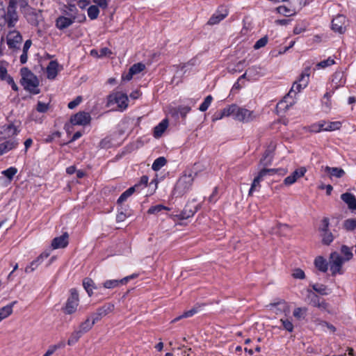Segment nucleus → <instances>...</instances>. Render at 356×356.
Returning <instances> with one entry per match:
<instances>
[{
	"mask_svg": "<svg viewBox=\"0 0 356 356\" xmlns=\"http://www.w3.org/2000/svg\"><path fill=\"white\" fill-rule=\"evenodd\" d=\"M264 176L261 175L260 172H259L258 175L254 177L253 179V181L251 184V187L249 190L248 195L250 196H252L254 191H259V189L261 188V181L264 179Z\"/></svg>",
	"mask_w": 356,
	"mask_h": 356,
	"instance_id": "393cba45",
	"label": "nucleus"
},
{
	"mask_svg": "<svg viewBox=\"0 0 356 356\" xmlns=\"http://www.w3.org/2000/svg\"><path fill=\"white\" fill-rule=\"evenodd\" d=\"M58 348L59 346L58 345L49 346L47 352L43 355V356H51Z\"/></svg>",
	"mask_w": 356,
	"mask_h": 356,
	"instance_id": "774afa93",
	"label": "nucleus"
},
{
	"mask_svg": "<svg viewBox=\"0 0 356 356\" xmlns=\"http://www.w3.org/2000/svg\"><path fill=\"white\" fill-rule=\"evenodd\" d=\"M70 296L67 298L63 311L65 314H72L76 311L79 305V293L76 289H71L70 290Z\"/></svg>",
	"mask_w": 356,
	"mask_h": 356,
	"instance_id": "1a4fd4ad",
	"label": "nucleus"
},
{
	"mask_svg": "<svg viewBox=\"0 0 356 356\" xmlns=\"http://www.w3.org/2000/svg\"><path fill=\"white\" fill-rule=\"evenodd\" d=\"M10 34L14 35L12 38H8L7 44L10 49H16L17 44H19L22 41V36L19 31H13Z\"/></svg>",
	"mask_w": 356,
	"mask_h": 356,
	"instance_id": "412c9836",
	"label": "nucleus"
},
{
	"mask_svg": "<svg viewBox=\"0 0 356 356\" xmlns=\"http://www.w3.org/2000/svg\"><path fill=\"white\" fill-rule=\"evenodd\" d=\"M114 309V305L111 302L105 303L103 306L97 309L95 313L91 314V318L95 323L99 321L104 316L112 312Z\"/></svg>",
	"mask_w": 356,
	"mask_h": 356,
	"instance_id": "9b49d317",
	"label": "nucleus"
},
{
	"mask_svg": "<svg viewBox=\"0 0 356 356\" xmlns=\"http://www.w3.org/2000/svg\"><path fill=\"white\" fill-rule=\"evenodd\" d=\"M335 63V61L331 57H329L327 59L322 60L317 63L316 67L318 68H325L329 66H331Z\"/></svg>",
	"mask_w": 356,
	"mask_h": 356,
	"instance_id": "de8ad7c7",
	"label": "nucleus"
},
{
	"mask_svg": "<svg viewBox=\"0 0 356 356\" xmlns=\"http://www.w3.org/2000/svg\"><path fill=\"white\" fill-rule=\"evenodd\" d=\"M307 172L305 167H300V168L294 170L291 175L286 177L284 180V184L286 186H290L294 184L298 179L302 177Z\"/></svg>",
	"mask_w": 356,
	"mask_h": 356,
	"instance_id": "dca6fc26",
	"label": "nucleus"
},
{
	"mask_svg": "<svg viewBox=\"0 0 356 356\" xmlns=\"http://www.w3.org/2000/svg\"><path fill=\"white\" fill-rule=\"evenodd\" d=\"M228 15V12L225 10V13H219L218 12H216L214 13L209 19L207 22L208 25H215L218 24L220 21L224 19Z\"/></svg>",
	"mask_w": 356,
	"mask_h": 356,
	"instance_id": "cd10ccee",
	"label": "nucleus"
},
{
	"mask_svg": "<svg viewBox=\"0 0 356 356\" xmlns=\"http://www.w3.org/2000/svg\"><path fill=\"white\" fill-rule=\"evenodd\" d=\"M346 261L343 259L337 252H333L330 254L329 257V264L330 271L332 276H335L337 274H343L342 266Z\"/></svg>",
	"mask_w": 356,
	"mask_h": 356,
	"instance_id": "423d86ee",
	"label": "nucleus"
},
{
	"mask_svg": "<svg viewBox=\"0 0 356 356\" xmlns=\"http://www.w3.org/2000/svg\"><path fill=\"white\" fill-rule=\"evenodd\" d=\"M58 63L56 60L49 62L47 67V78L49 79H54L58 74Z\"/></svg>",
	"mask_w": 356,
	"mask_h": 356,
	"instance_id": "4be33fe9",
	"label": "nucleus"
},
{
	"mask_svg": "<svg viewBox=\"0 0 356 356\" xmlns=\"http://www.w3.org/2000/svg\"><path fill=\"white\" fill-rule=\"evenodd\" d=\"M310 73V67H306L301 74L298 81H295L288 93V96H292L293 94L296 95L298 92H300L302 89L305 88L309 83V77Z\"/></svg>",
	"mask_w": 356,
	"mask_h": 356,
	"instance_id": "39448f33",
	"label": "nucleus"
},
{
	"mask_svg": "<svg viewBox=\"0 0 356 356\" xmlns=\"http://www.w3.org/2000/svg\"><path fill=\"white\" fill-rule=\"evenodd\" d=\"M197 311H198L197 307H193L191 309L184 312L182 315H180L178 317L173 319L172 321V323L177 322L183 318L191 317V316H193L195 314H196L197 312Z\"/></svg>",
	"mask_w": 356,
	"mask_h": 356,
	"instance_id": "a19ab883",
	"label": "nucleus"
},
{
	"mask_svg": "<svg viewBox=\"0 0 356 356\" xmlns=\"http://www.w3.org/2000/svg\"><path fill=\"white\" fill-rule=\"evenodd\" d=\"M324 170L330 175V177L341 178L345 175V171L341 168L325 166Z\"/></svg>",
	"mask_w": 356,
	"mask_h": 356,
	"instance_id": "b1692460",
	"label": "nucleus"
},
{
	"mask_svg": "<svg viewBox=\"0 0 356 356\" xmlns=\"http://www.w3.org/2000/svg\"><path fill=\"white\" fill-rule=\"evenodd\" d=\"M275 145L272 143L268 146L259 161V165L264 167L270 165L274 157Z\"/></svg>",
	"mask_w": 356,
	"mask_h": 356,
	"instance_id": "ddd939ff",
	"label": "nucleus"
},
{
	"mask_svg": "<svg viewBox=\"0 0 356 356\" xmlns=\"http://www.w3.org/2000/svg\"><path fill=\"white\" fill-rule=\"evenodd\" d=\"M40 16V12L37 13L36 11L33 10L31 13H29V22L34 26H38L39 24L38 18Z\"/></svg>",
	"mask_w": 356,
	"mask_h": 356,
	"instance_id": "49530a36",
	"label": "nucleus"
},
{
	"mask_svg": "<svg viewBox=\"0 0 356 356\" xmlns=\"http://www.w3.org/2000/svg\"><path fill=\"white\" fill-rule=\"evenodd\" d=\"M232 107H230L229 105L222 110H221L220 112L216 113L213 116V120H218L222 119L224 117H229L231 116V112L233 110H231Z\"/></svg>",
	"mask_w": 356,
	"mask_h": 356,
	"instance_id": "7c9ffc66",
	"label": "nucleus"
},
{
	"mask_svg": "<svg viewBox=\"0 0 356 356\" xmlns=\"http://www.w3.org/2000/svg\"><path fill=\"white\" fill-rule=\"evenodd\" d=\"M347 19L345 15L339 14L332 20V30L342 34L346 30Z\"/></svg>",
	"mask_w": 356,
	"mask_h": 356,
	"instance_id": "9d476101",
	"label": "nucleus"
},
{
	"mask_svg": "<svg viewBox=\"0 0 356 356\" xmlns=\"http://www.w3.org/2000/svg\"><path fill=\"white\" fill-rule=\"evenodd\" d=\"M17 302L15 300L6 306L0 308V321L8 317L13 313V307Z\"/></svg>",
	"mask_w": 356,
	"mask_h": 356,
	"instance_id": "a878e982",
	"label": "nucleus"
},
{
	"mask_svg": "<svg viewBox=\"0 0 356 356\" xmlns=\"http://www.w3.org/2000/svg\"><path fill=\"white\" fill-rule=\"evenodd\" d=\"M167 163V159L163 156H160L155 159L154 161L152 168L154 171L159 170L162 167H163Z\"/></svg>",
	"mask_w": 356,
	"mask_h": 356,
	"instance_id": "72a5a7b5",
	"label": "nucleus"
},
{
	"mask_svg": "<svg viewBox=\"0 0 356 356\" xmlns=\"http://www.w3.org/2000/svg\"><path fill=\"white\" fill-rule=\"evenodd\" d=\"M60 132L57 131H54V133H52V134L51 135H49L46 138H45V142L46 143H51L54 139L55 138H59L60 137Z\"/></svg>",
	"mask_w": 356,
	"mask_h": 356,
	"instance_id": "0e129e2a",
	"label": "nucleus"
},
{
	"mask_svg": "<svg viewBox=\"0 0 356 356\" xmlns=\"http://www.w3.org/2000/svg\"><path fill=\"white\" fill-rule=\"evenodd\" d=\"M3 144V145L5 146V150L6 152H8L13 149H15L17 147V145H18V142L15 140H7L4 143H2Z\"/></svg>",
	"mask_w": 356,
	"mask_h": 356,
	"instance_id": "8fccbe9b",
	"label": "nucleus"
},
{
	"mask_svg": "<svg viewBox=\"0 0 356 356\" xmlns=\"http://www.w3.org/2000/svg\"><path fill=\"white\" fill-rule=\"evenodd\" d=\"M163 210L170 211V209L167 207H165L162 204H157V205L152 206L151 207H149V209L147 210V213L148 214H157L158 213L161 212Z\"/></svg>",
	"mask_w": 356,
	"mask_h": 356,
	"instance_id": "4c0bfd02",
	"label": "nucleus"
},
{
	"mask_svg": "<svg viewBox=\"0 0 356 356\" xmlns=\"http://www.w3.org/2000/svg\"><path fill=\"white\" fill-rule=\"evenodd\" d=\"M83 334L79 330L73 332L67 340V344L69 346L75 344Z\"/></svg>",
	"mask_w": 356,
	"mask_h": 356,
	"instance_id": "e433bc0d",
	"label": "nucleus"
},
{
	"mask_svg": "<svg viewBox=\"0 0 356 356\" xmlns=\"http://www.w3.org/2000/svg\"><path fill=\"white\" fill-rule=\"evenodd\" d=\"M341 123L339 121L330 122L329 125L325 128V131H335L340 129Z\"/></svg>",
	"mask_w": 356,
	"mask_h": 356,
	"instance_id": "4d7b16f0",
	"label": "nucleus"
},
{
	"mask_svg": "<svg viewBox=\"0 0 356 356\" xmlns=\"http://www.w3.org/2000/svg\"><path fill=\"white\" fill-rule=\"evenodd\" d=\"M112 54V51L110 49L107 47H103L99 50V58H102L104 56H109Z\"/></svg>",
	"mask_w": 356,
	"mask_h": 356,
	"instance_id": "338daca9",
	"label": "nucleus"
},
{
	"mask_svg": "<svg viewBox=\"0 0 356 356\" xmlns=\"http://www.w3.org/2000/svg\"><path fill=\"white\" fill-rule=\"evenodd\" d=\"M69 235L67 232L63 233L60 236L54 238L51 241V247L54 249L64 248L68 245Z\"/></svg>",
	"mask_w": 356,
	"mask_h": 356,
	"instance_id": "f3484780",
	"label": "nucleus"
},
{
	"mask_svg": "<svg viewBox=\"0 0 356 356\" xmlns=\"http://www.w3.org/2000/svg\"><path fill=\"white\" fill-rule=\"evenodd\" d=\"M95 283L93 280L90 277H86L83 280V286L85 289V290L87 291L88 296L90 297L92 295V289L95 288L94 286Z\"/></svg>",
	"mask_w": 356,
	"mask_h": 356,
	"instance_id": "2f4dec72",
	"label": "nucleus"
},
{
	"mask_svg": "<svg viewBox=\"0 0 356 356\" xmlns=\"http://www.w3.org/2000/svg\"><path fill=\"white\" fill-rule=\"evenodd\" d=\"M279 171V168H266L265 167L261 169L259 172L264 177L267 175H273L277 173Z\"/></svg>",
	"mask_w": 356,
	"mask_h": 356,
	"instance_id": "603ef678",
	"label": "nucleus"
},
{
	"mask_svg": "<svg viewBox=\"0 0 356 356\" xmlns=\"http://www.w3.org/2000/svg\"><path fill=\"white\" fill-rule=\"evenodd\" d=\"M81 101H82V97L77 96L73 101H71L70 102H69L67 107L70 109H74L81 102Z\"/></svg>",
	"mask_w": 356,
	"mask_h": 356,
	"instance_id": "052dcab7",
	"label": "nucleus"
},
{
	"mask_svg": "<svg viewBox=\"0 0 356 356\" xmlns=\"http://www.w3.org/2000/svg\"><path fill=\"white\" fill-rule=\"evenodd\" d=\"M195 212L196 209L195 207L192 209L190 208V206L188 204H186L184 209L179 214L176 215V217H177L179 220L188 219L192 217Z\"/></svg>",
	"mask_w": 356,
	"mask_h": 356,
	"instance_id": "5701e85b",
	"label": "nucleus"
},
{
	"mask_svg": "<svg viewBox=\"0 0 356 356\" xmlns=\"http://www.w3.org/2000/svg\"><path fill=\"white\" fill-rule=\"evenodd\" d=\"M333 93H332V92H327L325 95H324V98L327 99V101L323 102V106L325 107V111L327 112L329 111L330 109H331V106H332V103H331V101L330 99L331 95H332Z\"/></svg>",
	"mask_w": 356,
	"mask_h": 356,
	"instance_id": "3c124183",
	"label": "nucleus"
},
{
	"mask_svg": "<svg viewBox=\"0 0 356 356\" xmlns=\"http://www.w3.org/2000/svg\"><path fill=\"white\" fill-rule=\"evenodd\" d=\"M191 111V107L188 106H181L178 107V112L182 118H185L187 113Z\"/></svg>",
	"mask_w": 356,
	"mask_h": 356,
	"instance_id": "e2e57ef3",
	"label": "nucleus"
},
{
	"mask_svg": "<svg viewBox=\"0 0 356 356\" xmlns=\"http://www.w3.org/2000/svg\"><path fill=\"white\" fill-rule=\"evenodd\" d=\"M5 131H8L11 136L17 135L19 133V130L13 123L8 124Z\"/></svg>",
	"mask_w": 356,
	"mask_h": 356,
	"instance_id": "680f3d73",
	"label": "nucleus"
},
{
	"mask_svg": "<svg viewBox=\"0 0 356 356\" xmlns=\"http://www.w3.org/2000/svg\"><path fill=\"white\" fill-rule=\"evenodd\" d=\"M267 42H268V37L264 36V37L260 38L259 40H258L255 42V44H254V49H259L266 46Z\"/></svg>",
	"mask_w": 356,
	"mask_h": 356,
	"instance_id": "5fc2aeb1",
	"label": "nucleus"
},
{
	"mask_svg": "<svg viewBox=\"0 0 356 356\" xmlns=\"http://www.w3.org/2000/svg\"><path fill=\"white\" fill-rule=\"evenodd\" d=\"M17 172V169L15 167H10L9 168L3 170L2 174L8 179L12 180L13 177Z\"/></svg>",
	"mask_w": 356,
	"mask_h": 356,
	"instance_id": "a18cd8bd",
	"label": "nucleus"
},
{
	"mask_svg": "<svg viewBox=\"0 0 356 356\" xmlns=\"http://www.w3.org/2000/svg\"><path fill=\"white\" fill-rule=\"evenodd\" d=\"M310 286L312 287V289L316 291V293L322 295V296H326L328 294L327 292V286L322 284H310Z\"/></svg>",
	"mask_w": 356,
	"mask_h": 356,
	"instance_id": "f704fd0d",
	"label": "nucleus"
},
{
	"mask_svg": "<svg viewBox=\"0 0 356 356\" xmlns=\"http://www.w3.org/2000/svg\"><path fill=\"white\" fill-rule=\"evenodd\" d=\"M292 276L295 279L303 280L305 277V274L301 268H296L293 270Z\"/></svg>",
	"mask_w": 356,
	"mask_h": 356,
	"instance_id": "13d9d810",
	"label": "nucleus"
},
{
	"mask_svg": "<svg viewBox=\"0 0 356 356\" xmlns=\"http://www.w3.org/2000/svg\"><path fill=\"white\" fill-rule=\"evenodd\" d=\"M91 116L89 113L85 111H79L73 115L70 118V122L73 125H87L90 124Z\"/></svg>",
	"mask_w": 356,
	"mask_h": 356,
	"instance_id": "f8f14e48",
	"label": "nucleus"
},
{
	"mask_svg": "<svg viewBox=\"0 0 356 356\" xmlns=\"http://www.w3.org/2000/svg\"><path fill=\"white\" fill-rule=\"evenodd\" d=\"M49 109V104L38 102L36 106L37 111L40 113H46Z\"/></svg>",
	"mask_w": 356,
	"mask_h": 356,
	"instance_id": "bf43d9fd",
	"label": "nucleus"
},
{
	"mask_svg": "<svg viewBox=\"0 0 356 356\" xmlns=\"http://www.w3.org/2000/svg\"><path fill=\"white\" fill-rule=\"evenodd\" d=\"M343 228L346 231H353L356 229V219L349 218L343 222Z\"/></svg>",
	"mask_w": 356,
	"mask_h": 356,
	"instance_id": "79ce46f5",
	"label": "nucleus"
},
{
	"mask_svg": "<svg viewBox=\"0 0 356 356\" xmlns=\"http://www.w3.org/2000/svg\"><path fill=\"white\" fill-rule=\"evenodd\" d=\"M341 199L348 205L350 210L356 209V197L350 193H345L341 195Z\"/></svg>",
	"mask_w": 356,
	"mask_h": 356,
	"instance_id": "aec40b11",
	"label": "nucleus"
},
{
	"mask_svg": "<svg viewBox=\"0 0 356 356\" xmlns=\"http://www.w3.org/2000/svg\"><path fill=\"white\" fill-rule=\"evenodd\" d=\"M329 218L326 217L323 218L321 220V226L319 227L320 232L322 233L329 231Z\"/></svg>",
	"mask_w": 356,
	"mask_h": 356,
	"instance_id": "6e6d98bb",
	"label": "nucleus"
},
{
	"mask_svg": "<svg viewBox=\"0 0 356 356\" xmlns=\"http://www.w3.org/2000/svg\"><path fill=\"white\" fill-rule=\"evenodd\" d=\"M307 292H308V298L310 299V304L314 307H316L318 305H319L322 298H321L318 295H316L312 290L307 289Z\"/></svg>",
	"mask_w": 356,
	"mask_h": 356,
	"instance_id": "c9c22d12",
	"label": "nucleus"
},
{
	"mask_svg": "<svg viewBox=\"0 0 356 356\" xmlns=\"http://www.w3.org/2000/svg\"><path fill=\"white\" fill-rule=\"evenodd\" d=\"M17 0H10L6 12V22L8 28H13L18 21L17 13Z\"/></svg>",
	"mask_w": 356,
	"mask_h": 356,
	"instance_id": "0eeeda50",
	"label": "nucleus"
},
{
	"mask_svg": "<svg viewBox=\"0 0 356 356\" xmlns=\"http://www.w3.org/2000/svg\"><path fill=\"white\" fill-rule=\"evenodd\" d=\"M346 83V80L343 79V74L341 72H335L332 76V90L330 92L334 93L339 88L343 86Z\"/></svg>",
	"mask_w": 356,
	"mask_h": 356,
	"instance_id": "a211bd4d",
	"label": "nucleus"
},
{
	"mask_svg": "<svg viewBox=\"0 0 356 356\" xmlns=\"http://www.w3.org/2000/svg\"><path fill=\"white\" fill-rule=\"evenodd\" d=\"M341 253L343 255V259L346 261H348L351 260L353 257V254L352 252L351 248L346 245H342L341 247Z\"/></svg>",
	"mask_w": 356,
	"mask_h": 356,
	"instance_id": "473e14b6",
	"label": "nucleus"
},
{
	"mask_svg": "<svg viewBox=\"0 0 356 356\" xmlns=\"http://www.w3.org/2000/svg\"><path fill=\"white\" fill-rule=\"evenodd\" d=\"M145 68V65L142 63H138L134 64L131 67L130 70H132L134 74H137L142 71H143Z\"/></svg>",
	"mask_w": 356,
	"mask_h": 356,
	"instance_id": "09e8293b",
	"label": "nucleus"
},
{
	"mask_svg": "<svg viewBox=\"0 0 356 356\" xmlns=\"http://www.w3.org/2000/svg\"><path fill=\"white\" fill-rule=\"evenodd\" d=\"M148 181H149V177L147 175H143L140 179L139 182L136 184V185H138V188L141 186L146 187L147 186Z\"/></svg>",
	"mask_w": 356,
	"mask_h": 356,
	"instance_id": "69168bd1",
	"label": "nucleus"
},
{
	"mask_svg": "<svg viewBox=\"0 0 356 356\" xmlns=\"http://www.w3.org/2000/svg\"><path fill=\"white\" fill-rule=\"evenodd\" d=\"M229 106L232 107L231 110H233L231 112V116H232L236 120L243 122H248L255 118L253 111H249L245 108L239 107L234 104L229 105Z\"/></svg>",
	"mask_w": 356,
	"mask_h": 356,
	"instance_id": "20e7f679",
	"label": "nucleus"
},
{
	"mask_svg": "<svg viewBox=\"0 0 356 356\" xmlns=\"http://www.w3.org/2000/svg\"><path fill=\"white\" fill-rule=\"evenodd\" d=\"M280 321L282 322V326L286 330L290 332H291L293 330V325L292 322L290 321L289 319H281Z\"/></svg>",
	"mask_w": 356,
	"mask_h": 356,
	"instance_id": "864d4df0",
	"label": "nucleus"
},
{
	"mask_svg": "<svg viewBox=\"0 0 356 356\" xmlns=\"http://www.w3.org/2000/svg\"><path fill=\"white\" fill-rule=\"evenodd\" d=\"M99 13V10L97 6L92 5L88 8V17L92 20L97 19L98 17Z\"/></svg>",
	"mask_w": 356,
	"mask_h": 356,
	"instance_id": "ea45409f",
	"label": "nucleus"
},
{
	"mask_svg": "<svg viewBox=\"0 0 356 356\" xmlns=\"http://www.w3.org/2000/svg\"><path fill=\"white\" fill-rule=\"evenodd\" d=\"M322 243L324 245H329L334 240V236L330 231L321 233Z\"/></svg>",
	"mask_w": 356,
	"mask_h": 356,
	"instance_id": "58836bf2",
	"label": "nucleus"
},
{
	"mask_svg": "<svg viewBox=\"0 0 356 356\" xmlns=\"http://www.w3.org/2000/svg\"><path fill=\"white\" fill-rule=\"evenodd\" d=\"M138 274L134 273L120 280H109L104 282L103 286L106 289H114L120 284H126L129 280L136 278Z\"/></svg>",
	"mask_w": 356,
	"mask_h": 356,
	"instance_id": "4468645a",
	"label": "nucleus"
},
{
	"mask_svg": "<svg viewBox=\"0 0 356 356\" xmlns=\"http://www.w3.org/2000/svg\"><path fill=\"white\" fill-rule=\"evenodd\" d=\"M314 265L318 270L323 273H325L328 269V262L321 256H318L315 259Z\"/></svg>",
	"mask_w": 356,
	"mask_h": 356,
	"instance_id": "bb28decb",
	"label": "nucleus"
},
{
	"mask_svg": "<svg viewBox=\"0 0 356 356\" xmlns=\"http://www.w3.org/2000/svg\"><path fill=\"white\" fill-rule=\"evenodd\" d=\"M193 179V176L191 173L183 175L178 179L175 186L173 194L177 196H182L188 192L192 187Z\"/></svg>",
	"mask_w": 356,
	"mask_h": 356,
	"instance_id": "f03ea898",
	"label": "nucleus"
},
{
	"mask_svg": "<svg viewBox=\"0 0 356 356\" xmlns=\"http://www.w3.org/2000/svg\"><path fill=\"white\" fill-rule=\"evenodd\" d=\"M95 323H96L92 318L91 321L90 318L88 317L84 322L80 324L79 330L81 331L83 334L86 333L92 329Z\"/></svg>",
	"mask_w": 356,
	"mask_h": 356,
	"instance_id": "c756f323",
	"label": "nucleus"
},
{
	"mask_svg": "<svg viewBox=\"0 0 356 356\" xmlns=\"http://www.w3.org/2000/svg\"><path fill=\"white\" fill-rule=\"evenodd\" d=\"M7 65L8 63L4 60H1L0 62V79L1 81H4L6 79V77L9 75L8 74V71L6 69Z\"/></svg>",
	"mask_w": 356,
	"mask_h": 356,
	"instance_id": "37998d69",
	"label": "nucleus"
},
{
	"mask_svg": "<svg viewBox=\"0 0 356 356\" xmlns=\"http://www.w3.org/2000/svg\"><path fill=\"white\" fill-rule=\"evenodd\" d=\"M22 76L20 83L23 86L24 90L33 95H38L40 92L38 88L39 86V79L28 67H22L20 70Z\"/></svg>",
	"mask_w": 356,
	"mask_h": 356,
	"instance_id": "f257e3e1",
	"label": "nucleus"
},
{
	"mask_svg": "<svg viewBox=\"0 0 356 356\" xmlns=\"http://www.w3.org/2000/svg\"><path fill=\"white\" fill-rule=\"evenodd\" d=\"M49 256V254L48 252H42V254H40L35 260H33L30 264V266H27L25 268V272L26 273L33 272L43 261V260L44 259H47Z\"/></svg>",
	"mask_w": 356,
	"mask_h": 356,
	"instance_id": "6ab92c4d",
	"label": "nucleus"
},
{
	"mask_svg": "<svg viewBox=\"0 0 356 356\" xmlns=\"http://www.w3.org/2000/svg\"><path fill=\"white\" fill-rule=\"evenodd\" d=\"M129 99L127 94L122 92H113L107 96L106 107L117 104L118 110L123 111L128 107Z\"/></svg>",
	"mask_w": 356,
	"mask_h": 356,
	"instance_id": "7ed1b4c3",
	"label": "nucleus"
},
{
	"mask_svg": "<svg viewBox=\"0 0 356 356\" xmlns=\"http://www.w3.org/2000/svg\"><path fill=\"white\" fill-rule=\"evenodd\" d=\"M213 100V97L211 95H208L205 97L204 102L200 104L199 107V110L200 111H206L209 107L211 102Z\"/></svg>",
	"mask_w": 356,
	"mask_h": 356,
	"instance_id": "c03bdc74",
	"label": "nucleus"
},
{
	"mask_svg": "<svg viewBox=\"0 0 356 356\" xmlns=\"http://www.w3.org/2000/svg\"><path fill=\"white\" fill-rule=\"evenodd\" d=\"M66 15L70 17L60 16L56 20V26L60 30L68 28L76 21V15L68 13H66Z\"/></svg>",
	"mask_w": 356,
	"mask_h": 356,
	"instance_id": "2eb2a0df",
	"label": "nucleus"
},
{
	"mask_svg": "<svg viewBox=\"0 0 356 356\" xmlns=\"http://www.w3.org/2000/svg\"><path fill=\"white\" fill-rule=\"evenodd\" d=\"M168 126V121L167 119L162 120L157 126H156L154 129V136L155 138H159L161 136L165 130L167 129Z\"/></svg>",
	"mask_w": 356,
	"mask_h": 356,
	"instance_id": "c85d7f7f",
	"label": "nucleus"
},
{
	"mask_svg": "<svg viewBox=\"0 0 356 356\" xmlns=\"http://www.w3.org/2000/svg\"><path fill=\"white\" fill-rule=\"evenodd\" d=\"M305 3V0H293L289 3V6H280L276 8V10L281 15L290 17L295 15L297 13V9L300 8L302 5Z\"/></svg>",
	"mask_w": 356,
	"mask_h": 356,
	"instance_id": "6e6552de",
	"label": "nucleus"
}]
</instances>
